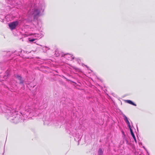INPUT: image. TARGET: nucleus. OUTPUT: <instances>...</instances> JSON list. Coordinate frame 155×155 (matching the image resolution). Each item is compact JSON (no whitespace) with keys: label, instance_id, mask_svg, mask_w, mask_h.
<instances>
[{"label":"nucleus","instance_id":"f257e3e1","mask_svg":"<svg viewBox=\"0 0 155 155\" xmlns=\"http://www.w3.org/2000/svg\"><path fill=\"white\" fill-rule=\"evenodd\" d=\"M5 115L7 119L15 123L20 121L21 116L16 113L15 111L10 108H8L5 112Z\"/></svg>","mask_w":155,"mask_h":155},{"label":"nucleus","instance_id":"f03ea898","mask_svg":"<svg viewBox=\"0 0 155 155\" xmlns=\"http://www.w3.org/2000/svg\"><path fill=\"white\" fill-rule=\"evenodd\" d=\"M19 22L17 21L12 22L9 24V27L12 30H13L18 25Z\"/></svg>","mask_w":155,"mask_h":155},{"label":"nucleus","instance_id":"7ed1b4c3","mask_svg":"<svg viewBox=\"0 0 155 155\" xmlns=\"http://www.w3.org/2000/svg\"><path fill=\"white\" fill-rule=\"evenodd\" d=\"M45 7V5L44 3L40 4V5H39V16L43 14Z\"/></svg>","mask_w":155,"mask_h":155},{"label":"nucleus","instance_id":"20e7f679","mask_svg":"<svg viewBox=\"0 0 155 155\" xmlns=\"http://www.w3.org/2000/svg\"><path fill=\"white\" fill-rule=\"evenodd\" d=\"M16 77L18 80L19 81L20 84H24V81L22 79V77L21 76L18 75H17L16 76Z\"/></svg>","mask_w":155,"mask_h":155},{"label":"nucleus","instance_id":"39448f33","mask_svg":"<svg viewBox=\"0 0 155 155\" xmlns=\"http://www.w3.org/2000/svg\"><path fill=\"white\" fill-rule=\"evenodd\" d=\"M39 49H40L41 50H42L43 52H46L47 51L49 50L50 48L46 46L42 47L41 45L40 47H39Z\"/></svg>","mask_w":155,"mask_h":155},{"label":"nucleus","instance_id":"423d86ee","mask_svg":"<svg viewBox=\"0 0 155 155\" xmlns=\"http://www.w3.org/2000/svg\"><path fill=\"white\" fill-rule=\"evenodd\" d=\"M65 57L68 60H71L74 58L73 57L71 54H69L65 55Z\"/></svg>","mask_w":155,"mask_h":155},{"label":"nucleus","instance_id":"0eeeda50","mask_svg":"<svg viewBox=\"0 0 155 155\" xmlns=\"http://www.w3.org/2000/svg\"><path fill=\"white\" fill-rule=\"evenodd\" d=\"M125 118H124V120H125L126 122L127 123V124L128 125V127H129V128L130 129V130L131 128V126L130 124V122H129L127 117L125 116H124Z\"/></svg>","mask_w":155,"mask_h":155},{"label":"nucleus","instance_id":"6e6552de","mask_svg":"<svg viewBox=\"0 0 155 155\" xmlns=\"http://www.w3.org/2000/svg\"><path fill=\"white\" fill-rule=\"evenodd\" d=\"M125 118H124V120H125L126 122L127 123V124L128 125V127H129V128L130 129V130L131 128V126L130 124V122H129L127 117L125 116H124Z\"/></svg>","mask_w":155,"mask_h":155},{"label":"nucleus","instance_id":"1a4fd4ad","mask_svg":"<svg viewBox=\"0 0 155 155\" xmlns=\"http://www.w3.org/2000/svg\"><path fill=\"white\" fill-rule=\"evenodd\" d=\"M130 133H131V135H132L133 138L134 139V140L135 141V143H137V140H136V137H135V135H134L133 132L131 129H130Z\"/></svg>","mask_w":155,"mask_h":155},{"label":"nucleus","instance_id":"9d476101","mask_svg":"<svg viewBox=\"0 0 155 155\" xmlns=\"http://www.w3.org/2000/svg\"><path fill=\"white\" fill-rule=\"evenodd\" d=\"M126 102L128 104H129L134 106H137V105L136 104L134 103L132 101L130 100H126Z\"/></svg>","mask_w":155,"mask_h":155},{"label":"nucleus","instance_id":"9b49d317","mask_svg":"<svg viewBox=\"0 0 155 155\" xmlns=\"http://www.w3.org/2000/svg\"><path fill=\"white\" fill-rule=\"evenodd\" d=\"M98 155H102L103 153V151L102 149L100 148L98 151Z\"/></svg>","mask_w":155,"mask_h":155},{"label":"nucleus","instance_id":"f8f14e48","mask_svg":"<svg viewBox=\"0 0 155 155\" xmlns=\"http://www.w3.org/2000/svg\"><path fill=\"white\" fill-rule=\"evenodd\" d=\"M41 33L40 34L39 33V37H40V38H41L44 36V33L43 32H42V31H41Z\"/></svg>","mask_w":155,"mask_h":155},{"label":"nucleus","instance_id":"ddd939ff","mask_svg":"<svg viewBox=\"0 0 155 155\" xmlns=\"http://www.w3.org/2000/svg\"><path fill=\"white\" fill-rule=\"evenodd\" d=\"M39 15V13L38 12L36 15H34V18H37L38 17L37 16H38V15Z\"/></svg>","mask_w":155,"mask_h":155},{"label":"nucleus","instance_id":"4468645a","mask_svg":"<svg viewBox=\"0 0 155 155\" xmlns=\"http://www.w3.org/2000/svg\"><path fill=\"white\" fill-rule=\"evenodd\" d=\"M73 68L74 69L77 71H79V70L78 68L75 67H73Z\"/></svg>","mask_w":155,"mask_h":155},{"label":"nucleus","instance_id":"2eb2a0df","mask_svg":"<svg viewBox=\"0 0 155 155\" xmlns=\"http://www.w3.org/2000/svg\"><path fill=\"white\" fill-rule=\"evenodd\" d=\"M35 40V39H30L29 40V41L30 42H32L34 41Z\"/></svg>","mask_w":155,"mask_h":155},{"label":"nucleus","instance_id":"dca6fc26","mask_svg":"<svg viewBox=\"0 0 155 155\" xmlns=\"http://www.w3.org/2000/svg\"><path fill=\"white\" fill-rule=\"evenodd\" d=\"M4 52L5 53H6V51H4Z\"/></svg>","mask_w":155,"mask_h":155}]
</instances>
